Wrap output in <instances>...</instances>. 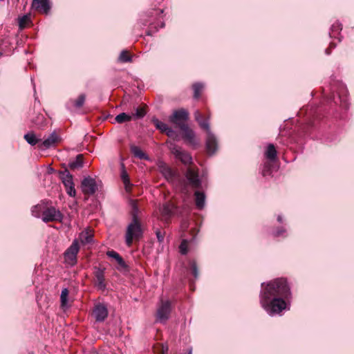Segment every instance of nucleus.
Instances as JSON below:
<instances>
[{
    "label": "nucleus",
    "instance_id": "obj_1",
    "mask_svg": "<svg viewBox=\"0 0 354 354\" xmlns=\"http://www.w3.org/2000/svg\"><path fill=\"white\" fill-rule=\"evenodd\" d=\"M260 292L259 301L261 307L269 315L280 314L288 308V302L291 298V292L286 279H276L267 283Z\"/></svg>",
    "mask_w": 354,
    "mask_h": 354
},
{
    "label": "nucleus",
    "instance_id": "obj_2",
    "mask_svg": "<svg viewBox=\"0 0 354 354\" xmlns=\"http://www.w3.org/2000/svg\"><path fill=\"white\" fill-rule=\"evenodd\" d=\"M143 236V230L140 220H131L127 227L125 233V243L127 246L132 245L133 241H139Z\"/></svg>",
    "mask_w": 354,
    "mask_h": 354
},
{
    "label": "nucleus",
    "instance_id": "obj_3",
    "mask_svg": "<svg viewBox=\"0 0 354 354\" xmlns=\"http://www.w3.org/2000/svg\"><path fill=\"white\" fill-rule=\"evenodd\" d=\"M59 178L64 184L66 193L71 197H75L76 195V191L75 189V185L73 183V175L68 171L67 169L64 171H61L59 173Z\"/></svg>",
    "mask_w": 354,
    "mask_h": 354
},
{
    "label": "nucleus",
    "instance_id": "obj_4",
    "mask_svg": "<svg viewBox=\"0 0 354 354\" xmlns=\"http://www.w3.org/2000/svg\"><path fill=\"white\" fill-rule=\"evenodd\" d=\"M63 215L59 210L56 209L54 207H47L42 212L41 219L44 222L61 221Z\"/></svg>",
    "mask_w": 354,
    "mask_h": 354
},
{
    "label": "nucleus",
    "instance_id": "obj_5",
    "mask_svg": "<svg viewBox=\"0 0 354 354\" xmlns=\"http://www.w3.org/2000/svg\"><path fill=\"white\" fill-rule=\"evenodd\" d=\"M80 250L77 240H74L70 247L64 252V258L66 262L71 266L77 263V255Z\"/></svg>",
    "mask_w": 354,
    "mask_h": 354
},
{
    "label": "nucleus",
    "instance_id": "obj_6",
    "mask_svg": "<svg viewBox=\"0 0 354 354\" xmlns=\"http://www.w3.org/2000/svg\"><path fill=\"white\" fill-rule=\"evenodd\" d=\"M171 153L175 157L179 159L183 164L189 165L192 162L191 155L175 144H171L169 147Z\"/></svg>",
    "mask_w": 354,
    "mask_h": 354
},
{
    "label": "nucleus",
    "instance_id": "obj_7",
    "mask_svg": "<svg viewBox=\"0 0 354 354\" xmlns=\"http://www.w3.org/2000/svg\"><path fill=\"white\" fill-rule=\"evenodd\" d=\"M189 113L183 109H178L175 111L171 115L169 116V122L181 127L185 125L186 121L188 120Z\"/></svg>",
    "mask_w": 354,
    "mask_h": 354
},
{
    "label": "nucleus",
    "instance_id": "obj_8",
    "mask_svg": "<svg viewBox=\"0 0 354 354\" xmlns=\"http://www.w3.org/2000/svg\"><path fill=\"white\" fill-rule=\"evenodd\" d=\"M171 309V302L162 300L157 310V319L160 322H166L169 319Z\"/></svg>",
    "mask_w": 354,
    "mask_h": 354
},
{
    "label": "nucleus",
    "instance_id": "obj_9",
    "mask_svg": "<svg viewBox=\"0 0 354 354\" xmlns=\"http://www.w3.org/2000/svg\"><path fill=\"white\" fill-rule=\"evenodd\" d=\"M81 189L84 194L93 195L97 189L95 180L91 177H85L81 183Z\"/></svg>",
    "mask_w": 354,
    "mask_h": 354
},
{
    "label": "nucleus",
    "instance_id": "obj_10",
    "mask_svg": "<svg viewBox=\"0 0 354 354\" xmlns=\"http://www.w3.org/2000/svg\"><path fill=\"white\" fill-rule=\"evenodd\" d=\"M185 177L189 182V184L193 188H199L201 185V180L199 178L198 171L192 167L187 168Z\"/></svg>",
    "mask_w": 354,
    "mask_h": 354
},
{
    "label": "nucleus",
    "instance_id": "obj_11",
    "mask_svg": "<svg viewBox=\"0 0 354 354\" xmlns=\"http://www.w3.org/2000/svg\"><path fill=\"white\" fill-rule=\"evenodd\" d=\"M93 315L97 322H104L108 316L107 308L102 304H98L93 310Z\"/></svg>",
    "mask_w": 354,
    "mask_h": 354
},
{
    "label": "nucleus",
    "instance_id": "obj_12",
    "mask_svg": "<svg viewBox=\"0 0 354 354\" xmlns=\"http://www.w3.org/2000/svg\"><path fill=\"white\" fill-rule=\"evenodd\" d=\"M158 170L169 182H173L176 178V173L166 163L159 162Z\"/></svg>",
    "mask_w": 354,
    "mask_h": 354
},
{
    "label": "nucleus",
    "instance_id": "obj_13",
    "mask_svg": "<svg viewBox=\"0 0 354 354\" xmlns=\"http://www.w3.org/2000/svg\"><path fill=\"white\" fill-rule=\"evenodd\" d=\"M59 141V136L55 132H53L48 138L44 140V141L39 145V147L41 149H49L54 147L55 144Z\"/></svg>",
    "mask_w": 354,
    "mask_h": 354
},
{
    "label": "nucleus",
    "instance_id": "obj_14",
    "mask_svg": "<svg viewBox=\"0 0 354 354\" xmlns=\"http://www.w3.org/2000/svg\"><path fill=\"white\" fill-rule=\"evenodd\" d=\"M94 274L96 279V286L100 290H104L106 288L104 268L95 267Z\"/></svg>",
    "mask_w": 354,
    "mask_h": 354
},
{
    "label": "nucleus",
    "instance_id": "obj_15",
    "mask_svg": "<svg viewBox=\"0 0 354 354\" xmlns=\"http://www.w3.org/2000/svg\"><path fill=\"white\" fill-rule=\"evenodd\" d=\"M218 148V143L215 136L213 133H209L207 134L206 138V149L207 152L212 155L214 154Z\"/></svg>",
    "mask_w": 354,
    "mask_h": 354
},
{
    "label": "nucleus",
    "instance_id": "obj_16",
    "mask_svg": "<svg viewBox=\"0 0 354 354\" xmlns=\"http://www.w3.org/2000/svg\"><path fill=\"white\" fill-rule=\"evenodd\" d=\"M31 7L45 14H47L50 9L49 0H33Z\"/></svg>",
    "mask_w": 354,
    "mask_h": 354
},
{
    "label": "nucleus",
    "instance_id": "obj_17",
    "mask_svg": "<svg viewBox=\"0 0 354 354\" xmlns=\"http://www.w3.org/2000/svg\"><path fill=\"white\" fill-rule=\"evenodd\" d=\"M180 129L183 133V138L189 142L190 143H194V132L192 129H190L187 124L183 125L181 127H180Z\"/></svg>",
    "mask_w": 354,
    "mask_h": 354
},
{
    "label": "nucleus",
    "instance_id": "obj_18",
    "mask_svg": "<svg viewBox=\"0 0 354 354\" xmlns=\"http://www.w3.org/2000/svg\"><path fill=\"white\" fill-rule=\"evenodd\" d=\"M195 203L198 209H203L205 205L206 196L202 192L196 191L194 192Z\"/></svg>",
    "mask_w": 354,
    "mask_h": 354
},
{
    "label": "nucleus",
    "instance_id": "obj_19",
    "mask_svg": "<svg viewBox=\"0 0 354 354\" xmlns=\"http://www.w3.org/2000/svg\"><path fill=\"white\" fill-rule=\"evenodd\" d=\"M174 209V206L171 203H165L160 208V212L161 214V216L166 219L171 216V214H173Z\"/></svg>",
    "mask_w": 354,
    "mask_h": 354
},
{
    "label": "nucleus",
    "instance_id": "obj_20",
    "mask_svg": "<svg viewBox=\"0 0 354 354\" xmlns=\"http://www.w3.org/2000/svg\"><path fill=\"white\" fill-rule=\"evenodd\" d=\"M130 149L133 156L140 160H149V156L139 147L131 145Z\"/></svg>",
    "mask_w": 354,
    "mask_h": 354
},
{
    "label": "nucleus",
    "instance_id": "obj_21",
    "mask_svg": "<svg viewBox=\"0 0 354 354\" xmlns=\"http://www.w3.org/2000/svg\"><path fill=\"white\" fill-rule=\"evenodd\" d=\"M79 239L83 245L89 244L93 241V234L91 231L85 230L80 234Z\"/></svg>",
    "mask_w": 354,
    "mask_h": 354
},
{
    "label": "nucleus",
    "instance_id": "obj_22",
    "mask_svg": "<svg viewBox=\"0 0 354 354\" xmlns=\"http://www.w3.org/2000/svg\"><path fill=\"white\" fill-rule=\"evenodd\" d=\"M68 166L71 169H79L83 167V155L78 154L75 159L71 160Z\"/></svg>",
    "mask_w": 354,
    "mask_h": 354
},
{
    "label": "nucleus",
    "instance_id": "obj_23",
    "mask_svg": "<svg viewBox=\"0 0 354 354\" xmlns=\"http://www.w3.org/2000/svg\"><path fill=\"white\" fill-rule=\"evenodd\" d=\"M122 167H124V165H122ZM121 179L124 185L126 192H129L133 185L131 183L129 175L124 168L121 173Z\"/></svg>",
    "mask_w": 354,
    "mask_h": 354
},
{
    "label": "nucleus",
    "instance_id": "obj_24",
    "mask_svg": "<svg viewBox=\"0 0 354 354\" xmlns=\"http://www.w3.org/2000/svg\"><path fill=\"white\" fill-rule=\"evenodd\" d=\"M130 204L132 209L131 212V220H140L138 216L139 208L138 206L137 201L135 200H131Z\"/></svg>",
    "mask_w": 354,
    "mask_h": 354
},
{
    "label": "nucleus",
    "instance_id": "obj_25",
    "mask_svg": "<svg viewBox=\"0 0 354 354\" xmlns=\"http://www.w3.org/2000/svg\"><path fill=\"white\" fill-rule=\"evenodd\" d=\"M267 158L270 160H274L277 158V150L272 144H269L266 152Z\"/></svg>",
    "mask_w": 354,
    "mask_h": 354
},
{
    "label": "nucleus",
    "instance_id": "obj_26",
    "mask_svg": "<svg viewBox=\"0 0 354 354\" xmlns=\"http://www.w3.org/2000/svg\"><path fill=\"white\" fill-rule=\"evenodd\" d=\"M204 88V85L202 83H195L192 86V88L194 91V98L198 99L201 96V93Z\"/></svg>",
    "mask_w": 354,
    "mask_h": 354
},
{
    "label": "nucleus",
    "instance_id": "obj_27",
    "mask_svg": "<svg viewBox=\"0 0 354 354\" xmlns=\"http://www.w3.org/2000/svg\"><path fill=\"white\" fill-rule=\"evenodd\" d=\"M24 139L26 140V142L30 144L32 146L35 145L37 144L40 140L37 139L36 138V136L33 133H28L24 135Z\"/></svg>",
    "mask_w": 354,
    "mask_h": 354
},
{
    "label": "nucleus",
    "instance_id": "obj_28",
    "mask_svg": "<svg viewBox=\"0 0 354 354\" xmlns=\"http://www.w3.org/2000/svg\"><path fill=\"white\" fill-rule=\"evenodd\" d=\"M118 60L122 63L131 62L132 57L127 50H124L120 53Z\"/></svg>",
    "mask_w": 354,
    "mask_h": 354
},
{
    "label": "nucleus",
    "instance_id": "obj_29",
    "mask_svg": "<svg viewBox=\"0 0 354 354\" xmlns=\"http://www.w3.org/2000/svg\"><path fill=\"white\" fill-rule=\"evenodd\" d=\"M132 116L127 114L126 113H121L118 114L115 118V120L119 124L131 121Z\"/></svg>",
    "mask_w": 354,
    "mask_h": 354
},
{
    "label": "nucleus",
    "instance_id": "obj_30",
    "mask_svg": "<svg viewBox=\"0 0 354 354\" xmlns=\"http://www.w3.org/2000/svg\"><path fill=\"white\" fill-rule=\"evenodd\" d=\"M45 121L46 119L42 114H37L35 118L32 119V122L39 127H42L44 124Z\"/></svg>",
    "mask_w": 354,
    "mask_h": 354
},
{
    "label": "nucleus",
    "instance_id": "obj_31",
    "mask_svg": "<svg viewBox=\"0 0 354 354\" xmlns=\"http://www.w3.org/2000/svg\"><path fill=\"white\" fill-rule=\"evenodd\" d=\"M30 22V17L29 15H24L19 18V26L20 29L26 28V25Z\"/></svg>",
    "mask_w": 354,
    "mask_h": 354
},
{
    "label": "nucleus",
    "instance_id": "obj_32",
    "mask_svg": "<svg viewBox=\"0 0 354 354\" xmlns=\"http://www.w3.org/2000/svg\"><path fill=\"white\" fill-rule=\"evenodd\" d=\"M152 122L154 124V125L156 127V128L158 129L159 130H160L162 132H165V131H167L168 129V127H169L168 125L166 124L165 123L160 121L157 118H153L152 120Z\"/></svg>",
    "mask_w": 354,
    "mask_h": 354
},
{
    "label": "nucleus",
    "instance_id": "obj_33",
    "mask_svg": "<svg viewBox=\"0 0 354 354\" xmlns=\"http://www.w3.org/2000/svg\"><path fill=\"white\" fill-rule=\"evenodd\" d=\"M68 297V290L67 288H64L62 290L60 300L62 307H64L67 305Z\"/></svg>",
    "mask_w": 354,
    "mask_h": 354
},
{
    "label": "nucleus",
    "instance_id": "obj_34",
    "mask_svg": "<svg viewBox=\"0 0 354 354\" xmlns=\"http://www.w3.org/2000/svg\"><path fill=\"white\" fill-rule=\"evenodd\" d=\"M198 123L199 126L207 132V134H209V133H212L210 130L209 122L208 119H207V120L203 119L201 121H199Z\"/></svg>",
    "mask_w": 354,
    "mask_h": 354
},
{
    "label": "nucleus",
    "instance_id": "obj_35",
    "mask_svg": "<svg viewBox=\"0 0 354 354\" xmlns=\"http://www.w3.org/2000/svg\"><path fill=\"white\" fill-rule=\"evenodd\" d=\"M86 95L85 94H81L79 95V97L77 98L76 100L74 102V106L77 108L82 107L85 102Z\"/></svg>",
    "mask_w": 354,
    "mask_h": 354
},
{
    "label": "nucleus",
    "instance_id": "obj_36",
    "mask_svg": "<svg viewBox=\"0 0 354 354\" xmlns=\"http://www.w3.org/2000/svg\"><path fill=\"white\" fill-rule=\"evenodd\" d=\"M190 266H191L192 272L194 278L196 279H198V276H199V272H198V268L196 261H191Z\"/></svg>",
    "mask_w": 354,
    "mask_h": 354
},
{
    "label": "nucleus",
    "instance_id": "obj_37",
    "mask_svg": "<svg viewBox=\"0 0 354 354\" xmlns=\"http://www.w3.org/2000/svg\"><path fill=\"white\" fill-rule=\"evenodd\" d=\"M180 252L181 254L185 255L187 253V243L186 240H183L179 246Z\"/></svg>",
    "mask_w": 354,
    "mask_h": 354
},
{
    "label": "nucleus",
    "instance_id": "obj_38",
    "mask_svg": "<svg viewBox=\"0 0 354 354\" xmlns=\"http://www.w3.org/2000/svg\"><path fill=\"white\" fill-rule=\"evenodd\" d=\"M157 239L159 243H162L164 241L165 232L161 231L160 229H156L155 231Z\"/></svg>",
    "mask_w": 354,
    "mask_h": 354
},
{
    "label": "nucleus",
    "instance_id": "obj_39",
    "mask_svg": "<svg viewBox=\"0 0 354 354\" xmlns=\"http://www.w3.org/2000/svg\"><path fill=\"white\" fill-rule=\"evenodd\" d=\"M146 114V112L143 108L138 107L136 110L135 116L138 118H143Z\"/></svg>",
    "mask_w": 354,
    "mask_h": 354
},
{
    "label": "nucleus",
    "instance_id": "obj_40",
    "mask_svg": "<svg viewBox=\"0 0 354 354\" xmlns=\"http://www.w3.org/2000/svg\"><path fill=\"white\" fill-rule=\"evenodd\" d=\"M115 261H117L118 265L120 266H121L122 268H126L127 267L125 261H124V259L122 258V257L120 255L118 258H116Z\"/></svg>",
    "mask_w": 354,
    "mask_h": 354
},
{
    "label": "nucleus",
    "instance_id": "obj_41",
    "mask_svg": "<svg viewBox=\"0 0 354 354\" xmlns=\"http://www.w3.org/2000/svg\"><path fill=\"white\" fill-rule=\"evenodd\" d=\"M106 255L109 257H111V258H113L115 259H116V258H118L120 254L116 252L114 250H109L106 252Z\"/></svg>",
    "mask_w": 354,
    "mask_h": 354
},
{
    "label": "nucleus",
    "instance_id": "obj_42",
    "mask_svg": "<svg viewBox=\"0 0 354 354\" xmlns=\"http://www.w3.org/2000/svg\"><path fill=\"white\" fill-rule=\"evenodd\" d=\"M194 116L195 120L198 122L201 120H203V116L201 112L198 110H196L194 113Z\"/></svg>",
    "mask_w": 354,
    "mask_h": 354
},
{
    "label": "nucleus",
    "instance_id": "obj_43",
    "mask_svg": "<svg viewBox=\"0 0 354 354\" xmlns=\"http://www.w3.org/2000/svg\"><path fill=\"white\" fill-rule=\"evenodd\" d=\"M165 133H166V134L169 137H174L176 135L175 131L170 127H168V129L167 131H165Z\"/></svg>",
    "mask_w": 354,
    "mask_h": 354
},
{
    "label": "nucleus",
    "instance_id": "obj_44",
    "mask_svg": "<svg viewBox=\"0 0 354 354\" xmlns=\"http://www.w3.org/2000/svg\"><path fill=\"white\" fill-rule=\"evenodd\" d=\"M41 209V205H35V207H33L32 209V214L34 216H37V217H39V214H35V212L37 210H40Z\"/></svg>",
    "mask_w": 354,
    "mask_h": 354
},
{
    "label": "nucleus",
    "instance_id": "obj_45",
    "mask_svg": "<svg viewBox=\"0 0 354 354\" xmlns=\"http://www.w3.org/2000/svg\"><path fill=\"white\" fill-rule=\"evenodd\" d=\"M340 26H341V24H339V23H335L332 25V30H341L342 28H340Z\"/></svg>",
    "mask_w": 354,
    "mask_h": 354
},
{
    "label": "nucleus",
    "instance_id": "obj_46",
    "mask_svg": "<svg viewBox=\"0 0 354 354\" xmlns=\"http://www.w3.org/2000/svg\"><path fill=\"white\" fill-rule=\"evenodd\" d=\"M286 232V230L283 229V228H281L280 230H278L275 234H274V236H279L280 235H281L283 233H284Z\"/></svg>",
    "mask_w": 354,
    "mask_h": 354
},
{
    "label": "nucleus",
    "instance_id": "obj_47",
    "mask_svg": "<svg viewBox=\"0 0 354 354\" xmlns=\"http://www.w3.org/2000/svg\"><path fill=\"white\" fill-rule=\"evenodd\" d=\"M167 351H168V346H162V354H167Z\"/></svg>",
    "mask_w": 354,
    "mask_h": 354
},
{
    "label": "nucleus",
    "instance_id": "obj_48",
    "mask_svg": "<svg viewBox=\"0 0 354 354\" xmlns=\"http://www.w3.org/2000/svg\"><path fill=\"white\" fill-rule=\"evenodd\" d=\"M277 221H278L279 223H281V222H282V217H281V216H278V217H277Z\"/></svg>",
    "mask_w": 354,
    "mask_h": 354
},
{
    "label": "nucleus",
    "instance_id": "obj_49",
    "mask_svg": "<svg viewBox=\"0 0 354 354\" xmlns=\"http://www.w3.org/2000/svg\"><path fill=\"white\" fill-rule=\"evenodd\" d=\"M326 53L327 55H330V48H326Z\"/></svg>",
    "mask_w": 354,
    "mask_h": 354
},
{
    "label": "nucleus",
    "instance_id": "obj_50",
    "mask_svg": "<svg viewBox=\"0 0 354 354\" xmlns=\"http://www.w3.org/2000/svg\"><path fill=\"white\" fill-rule=\"evenodd\" d=\"M188 354H192V349H189V353H188Z\"/></svg>",
    "mask_w": 354,
    "mask_h": 354
},
{
    "label": "nucleus",
    "instance_id": "obj_51",
    "mask_svg": "<svg viewBox=\"0 0 354 354\" xmlns=\"http://www.w3.org/2000/svg\"><path fill=\"white\" fill-rule=\"evenodd\" d=\"M164 26H165V24H164V23H162V24H161V27L162 28V27H164Z\"/></svg>",
    "mask_w": 354,
    "mask_h": 354
},
{
    "label": "nucleus",
    "instance_id": "obj_52",
    "mask_svg": "<svg viewBox=\"0 0 354 354\" xmlns=\"http://www.w3.org/2000/svg\"><path fill=\"white\" fill-rule=\"evenodd\" d=\"M1 55H2V53H0V57H1Z\"/></svg>",
    "mask_w": 354,
    "mask_h": 354
}]
</instances>
